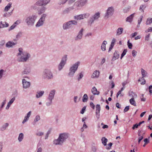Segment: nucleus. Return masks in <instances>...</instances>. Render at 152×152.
<instances>
[{
    "mask_svg": "<svg viewBox=\"0 0 152 152\" xmlns=\"http://www.w3.org/2000/svg\"><path fill=\"white\" fill-rule=\"evenodd\" d=\"M37 18L35 14H33L26 17L25 22L28 27H32L34 26L35 22Z\"/></svg>",
    "mask_w": 152,
    "mask_h": 152,
    "instance_id": "nucleus-1",
    "label": "nucleus"
},
{
    "mask_svg": "<svg viewBox=\"0 0 152 152\" xmlns=\"http://www.w3.org/2000/svg\"><path fill=\"white\" fill-rule=\"evenodd\" d=\"M66 137V133L60 134L58 139L53 141L54 144L56 145H62L63 142L65 141Z\"/></svg>",
    "mask_w": 152,
    "mask_h": 152,
    "instance_id": "nucleus-2",
    "label": "nucleus"
},
{
    "mask_svg": "<svg viewBox=\"0 0 152 152\" xmlns=\"http://www.w3.org/2000/svg\"><path fill=\"white\" fill-rule=\"evenodd\" d=\"M42 76L44 78L48 80L52 79L53 77V74L51 71L47 69L44 70L42 72Z\"/></svg>",
    "mask_w": 152,
    "mask_h": 152,
    "instance_id": "nucleus-3",
    "label": "nucleus"
},
{
    "mask_svg": "<svg viewBox=\"0 0 152 152\" xmlns=\"http://www.w3.org/2000/svg\"><path fill=\"white\" fill-rule=\"evenodd\" d=\"M23 55L18 59V61L19 62H26L31 57V54L27 52H23Z\"/></svg>",
    "mask_w": 152,
    "mask_h": 152,
    "instance_id": "nucleus-4",
    "label": "nucleus"
},
{
    "mask_svg": "<svg viewBox=\"0 0 152 152\" xmlns=\"http://www.w3.org/2000/svg\"><path fill=\"white\" fill-rule=\"evenodd\" d=\"M80 62L79 61L73 64L72 66L69 69V72L68 73V76L70 77H72L74 75L75 73L77 71Z\"/></svg>",
    "mask_w": 152,
    "mask_h": 152,
    "instance_id": "nucleus-5",
    "label": "nucleus"
},
{
    "mask_svg": "<svg viewBox=\"0 0 152 152\" xmlns=\"http://www.w3.org/2000/svg\"><path fill=\"white\" fill-rule=\"evenodd\" d=\"M115 11V10L113 7H109L106 11V12L104 16V18L107 19L110 17L112 16Z\"/></svg>",
    "mask_w": 152,
    "mask_h": 152,
    "instance_id": "nucleus-6",
    "label": "nucleus"
},
{
    "mask_svg": "<svg viewBox=\"0 0 152 152\" xmlns=\"http://www.w3.org/2000/svg\"><path fill=\"white\" fill-rule=\"evenodd\" d=\"M100 17V13L98 12L96 13L94 15H92L90 18L88 23L91 24L93 23L94 21L97 20Z\"/></svg>",
    "mask_w": 152,
    "mask_h": 152,
    "instance_id": "nucleus-7",
    "label": "nucleus"
},
{
    "mask_svg": "<svg viewBox=\"0 0 152 152\" xmlns=\"http://www.w3.org/2000/svg\"><path fill=\"white\" fill-rule=\"evenodd\" d=\"M66 55H65L62 58L61 62L58 66V69L60 71L63 68L66 64Z\"/></svg>",
    "mask_w": 152,
    "mask_h": 152,
    "instance_id": "nucleus-8",
    "label": "nucleus"
},
{
    "mask_svg": "<svg viewBox=\"0 0 152 152\" xmlns=\"http://www.w3.org/2000/svg\"><path fill=\"white\" fill-rule=\"evenodd\" d=\"M31 68L28 66H25L23 69V70L21 72L22 75L26 74L28 75L31 72Z\"/></svg>",
    "mask_w": 152,
    "mask_h": 152,
    "instance_id": "nucleus-9",
    "label": "nucleus"
},
{
    "mask_svg": "<svg viewBox=\"0 0 152 152\" xmlns=\"http://www.w3.org/2000/svg\"><path fill=\"white\" fill-rule=\"evenodd\" d=\"M23 87L24 88H28L30 86V82H28L25 79H23L22 80Z\"/></svg>",
    "mask_w": 152,
    "mask_h": 152,
    "instance_id": "nucleus-10",
    "label": "nucleus"
},
{
    "mask_svg": "<svg viewBox=\"0 0 152 152\" xmlns=\"http://www.w3.org/2000/svg\"><path fill=\"white\" fill-rule=\"evenodd\" d=\"M77 22L75 20H71L67 22V29L71 28L72 25H76Z\"/></svg>",
    "mask_w": 152,
    "mask_h": 152,
    "instance_id": "nucleus-11",
    "label": "nucleus"
},
{
    "mask_svg": "<svg viewBox=\"0 0 152 152\" xmlns=\"http://www.w3.org/2000/svg\"><path fill=\"white\" fill-rule=\"evenodd\" d=\"M55 92L56 91L55 90H53L50 91L48 97V99L49 101H52V100L54 98Z\"/></svg>",
    "mask_w": 152,
    "mask_h": 152,
    "instance_id": "nucleus-12",
    "label": "nucleus"
},
{
    "mask_svg": "<svg viewBox=\"0 0 152 152\" xmlns=\"http://www.w3.org/2000/svg\"><path fill=\"white\" fill-rule=\"evenodd\" d=\"M83 29L82 28L79 32L77 35L76 37L75 40H76L80 39H82L83 35Z\"/></svg>",
    "mask_w": 152,
    "mask_h": 152,
    "instance_id": "nucleus-13",
    "label": "nucleus"
},
{
    "mask_svg": "<svg viewBox=\"0 0 152 152\" xmlns=\"http://www.w3.org/2000/svg\"><path fill=\"white\" fill-rule=\"evenodd\" d=\"M17 43L16 42H13L12 41H10L7 42L6 44V46L7 47L10 48L12 47V46L15 45Z\"/></svg>",
    "mask_w": 152,
    "mask_h": 152,
    "instance_id": "nucleus-14",
    "label": "nucleus"
},
{
    "mask_svg": "<svg viewBox=\"0 0 152 152\" xmlns=\"http://www.w3.org/2000/svg\"><path fill=\"white\" fill-rule=\"evenodd\" d=\"M119 57V53L118 51L115 50L112 59V61H114L116 59H118Z\"/></svg>",
    "mask_w": 152,
    "mask_h": 152,
    "instance_id": "nucleus-15",
    "label": "nucleus"
},
{
    "mask_svg": "<svg viewBox=\"0 0 152 152\" xmlns=\"http://www.w3.org/2000/svg\"><path fill=\"white\" fill-rule=\"evenodd\" d=\"M31 114V111L29 112L27 114V115L24 117V119L22 121V124H24L27 121L29 117H30Z\"/></svg>",
    "mask_w": 152,
    "mask_h": 152,
    "instance_id": "nucleus-16",
    "label": "nucleus"
},
{
    "mask_svg": "<svg viewBox=\"0 0 152 152\" xmlns=\"http://www.w3.org/2000/svg\"><path fill=\"white\" fill-rule=\"evenodd\" d=\"M31 114V111L29 112L27 114V115L24 117V119L22 121V124H24L27 121L29 117H30Z\"/></svg>",
    "mask_w": 152,
    "mask_h": 152,
    "instance_id": "nucleus-17",
    "label": "nucleus"
},
{
    "mask_svg": "<svg viewBox=\"0 0 152 152\" xmlns=\"http://www.w3.org/2000/svg\"><path fill=\"white\" fill-rule=\"evenodd\" d=\"M31 114V111L29 112L27 114V115L24 117V119L22 121V124H24L27 121L29 117H30Z\"/></svg>",
    "mask_w": 152,
    "mask_h": 152,
    "instance_id": "nucleus-18",
    "label": "nucleus"
},
{
    "mask_svg": "<svg viewBox=\"0 0 152 152\" xmlns=\"http://www.w3.org/2000/svg\"><path fill=\"white\" fill-rule=\"evenodd\" d=\"M73 5H74V7H75V9L76 10H78L79 9L80 7H82L81 6V4H80V2L78 0L76 2H75L73 4Z\"/></svg>",
    "mask_w": 152,
    "mask_h": 152,
    "instance_id": "nucleus-19",
    "label": "nucleus"
},
{
    "mask_svg": "<svg viewBox=\"0 0 152 152\" xmlns=\"http://www.w3.org/2000/svg\"><path fill=\"white\" fill-rule=\"evenodd\" d=\"M134 13H133L131 15L127 17L126 20V22H129L131 23L133 20V18L134 17Z\"/></svg>",
    "mask_w": 152,
    "mask_h": 152,
    "instance_id": "nucleus-20",
    "label": "nucleus"
},
{
    "mask_svg": "<svg viewBox=\"0 0 152 152\" xmlns=\"http://www.w3.org/2000/svg\"><path fill=\"white\" fill-rule=\"evenodd\" d=\"M44 21L40 19L35 25L36 27H38L43 25Z\"/></svg>",
    "mask_w": 152,
    "mask_h": 152,
    "instance_id": "nucleus-21",
    "label": "nucleus"
},
{
    "mask_svg": "<svg viewBox=\"0 0 152 152\" xmlns=\"http://www.w3.org/2000/svg\"><path fill=\"white\" fill-rule=\"evenodd\" d=\"M141 74L142 76V78H143L144 77H148V74L147 72L145 70L142 68L141 69Z\"/></svg>",
    "mask_w": 152,
    "mask_h": 152,
    "instance_id": "nucleus-22",
    "label": "nucleus"
},
{
    "mask_svg": "<svg viewBox=\"0 0 152 152\" xmlns=\"http://www.w3.org/2000/svg\"><path fill=\"white\" fill-rule=\"evenodd\" d=\"M74 19L77 20H82L84 19V17L82 14L77 15L74 16Z\"/></svg>",
    "mask_w": 152,
    "mask_h": 152,
    "instance_id": "nucleus-23",
    "label": "nucleus"
},
{
    "mask_svg": "<svg viewBox=\"0 0 152 152\" xmlns=\"http://www.w3.org/2000/svg\"><path fill=\"white\" fill-rule=\"evenodd\" d=\"M91 91L93 94L94 95H98L100 92L97 90L96 88L95 87H93Z\"/></svg>",
    "mask_w": 152,
    "mask_h": 152,
    "instance_id": "nucleus-24",
    "label": "nucleus"
},
{
    "mask_svg": "<svg viewBox=\"0 0 152 152\" xmlns=\"http://www.w3.org/2000/svg\"><path fill=\"white\" fill-rule=\"evenodd\" d=\"M99 72L98 71L96 70L93 73V74L91 76V77L93 78H95L96 77L97 78L99 76Z\"/></svg>",
    "mask_w": 152,
    "mask_h": 152,
    "instance_id": "nucleus-25",
    "label": "nucleus"
},
{
    "mask_svg": "<svg viewBox=\"0 0 152 152\" xmlns=\"http://www.w3.org/2000/svg\"><path fill=\"white\" fill-rule=\"evenodd\" d=\"M124 30L123 28L119 27L118 28L116 31V35H119L121 34Z\"/></svg>",
    "mask_w": 152,
    "mask_h": 152,
    "instance_id": "nucleus-26",
    "label": "nucleus"
},
{
    "mask_svg": "<svg viewBox=\"0 0 152 152\" xmlns=\"http://www.w3.org/2000/svg\"><path fill=\"white\" fill-rule=\"evenodd\" d=\"M44 91H41L37 92V94L36 95V97L37 98L41 97L44 94Z\"/></svg>",
    "mask_w": 152,
    "mask_h": 152,
    "instance_id": "nucleus-27",
    "label": "nucleus"
},
{
    "mask_svg": "<svg viewBox=\"0 0 152 152\" xmlns=\"http://www.w3.org/2000/svg\"><path fill=\"white\" fill-rule=\"evenodd\" d=\"M107 44V42L106 41L104 40V41L102 45L101 48V50L103 51H104L106 50V45Z\"/></svg>",
    "mask_w": 152,
    "mask_h": 152,
    "instance_id": "nucleus-28",
    "label": "nucleus"
},
{
    "mask_svg": "<svg viewBox=\"0 0 152 152\" xmlns=\"http://www.w3.org/2000/svg\"><path fill=\"white\" fill-rule=\"evenodd\" d=\"M9 124L8 123H6L4 124L2 126L0 130L1 131H3L5 130L7 127L9 126Z\"/></svg>",
    "mask_w": 152,
    "mask_h": 152,
    "instance_id": "nucleus-29",
    "label": "nucleus"
},
{
    "mask_svg": "<svg viewBox=\"0 0 152 152\" xmlns=\"http://www.w3.org/2000/svg\"><path fill=\"white\" fill-rule=\"evenodd\" d=\"M76 0H67V5L68 6H70L73 5V3Z\"/></svg>",
    "mask_w": 152,
    "mask_h": 152,
    "instance_id": "nucleus-30",
    "label": "nucleus"
},
{
    "mask_svg": "<svg viewBox=\"0 0 152 152\" xmlns=\"http://www.w3.org/2000/svg\"><path fill=\"white\" fill-rule=\"evenodd\" d=\"M101 140L102 143L104 146L107 145V139L105 137H103L102 138Z\"/></svg>",
    "mask_w": 152,
    "mask_h": 152,
    "instance_id": "nucleus-31",
    "label": "nucleus"
},
{
    "mask_svg": "<svg viewBox=\"0 0 152 152\" xmlns=\"http://www.w3.org/2000/svg\"><path fill=\"white\" fill-rule=\"evenodd\" d=\"M130 103L132 104L134 106H136V102L134 100V98L133 97L132 98L129 100Z\"/></svg>",
    "mask_w": 152,
    "mask_h": 152,
    "instance_id": "nucleus-32",
    "label": "nucleus"
},
{
    "mask_svg": "<svg viewBox=\"0 0 152 152\" xmlns=\"http://www.w3.org/2000/svg\"><path fill=\"white\" fill-rule=\"evenodd\" d=\"M24 137V135L23 133H20L19 134L18 137V140L19 142H21L23 140Z\"/></svg>",
    "mask_w": 152,
    "mask_h": 152,
    "instance_id": "nucleus-33",
    "label": "nucleus"
},
{
    "mask_svg": "<svg viewBox=\"0 0 152 152\" xmlns=\"http://www.w3.org/2000/svg\"><path fill=\"white\" fill-rule=\"evenodd\" d=\"M12 3L11 2H10L8 5L5 7L4 9V11H7L10 8Z\"/></svg>",
    "mask_w": 152,
    "mask_h": 152,
    "instance_id": "nucleus-34",
    "label": "nucleus"
},
{
    "mask_svg": "<svg viewBox=\"0 0 152 152\" xmlns=\"http://www.w3.org/2000/svg\"><path fill=\"white\" fill-rule=\"evenodd\" d=\"M88 96L87 94H85L83 97V102H86L88 100Z\"/></svg>",
    "mask_w": 152,
    "mask_h": 152,
    "instance_id": "nucleus-35",
    "label": "nucleus"
},
{
    "mask_svg": "<svg viewBox=\"0 0 152 152\" xmlns=\"http://www.w3.org/2000/svg\"><path fill=\"white\" fill-rule=\"evenodd\" d=\"M40 119V117L39 115H37L35 118L34 120V124H33L34 125Z\"/></svg>",
    "mask_w": 152,
    "mask_h": 152,
    "instance_id": "nucleus-36",
    "label": "nucleus"
},
{
    "mask_svg": "<svg viewBox=\"0 0 152 152\" xmlns=\"http://www.w3.org/2000/svg\"><path fill=\"white\" fill-rule=\"evenodd\" d=\"M81 4V6H84L87 2V0H78Z\"/></svg>",
    "mask_w": 152,
    "mask_h": 152,
    "instance_id": "nucleus-37",
    "label": "nucleus"
},
{
    "mask_svg": "<svg viewBox=\"0 0 152 152\" xmlns=\"http://www.w3.org/2000/svg\"><path fill=\"white\" fill-rule=\"evenodd\" d=\"M77 76L78 77L77 78V80L78 81H79L80 80L83 78V74L82 72H81L79 73V74Z\"/></svg>",
    "mask_w": 152,
    "mask_h": 152,
    "instance_id": "nucleus-38",
    "label": "nucleus"
},
{
    "mask_svg": "<svg viewBox=\"0 0 152 152\" xmlns=\"http://www.w3.org/2000/svg\"><path fill=\"white\" fill-rule=\"evenodd\" d=\"M43 6H45L49 3L50 0H42Z\"/></svg>",
    "mask_w": 152,
    "mask_h": 152,
    "instance_id": "nucleus-39",
    "label": "nucleus"
},
{
    "mask_svg": "<svg viewBox=\"0 0 152 152\" xmlns=\"http://www.w3.org/2000/svg\"><path fill=\"white\" fill-rule=\"evenodd\" d=\"M67 7H68L67 8V12L72 10L74 9V5H72L70 6H68L67 5Z\"/></svg>",
    "mask_w": 152,
    "mask_h": 152,
    "instance_id": "nucleus-40",
    "label": "nucleus"
},
{
    "mask_svg": "<svg viewBox=\"0 0 152 152\" xmlns=\"http://www.w3.org/2000/svg\"><path fill=\"white\" fill-rule=\"evenodd\" d=\"M36 4L38 6H43V4L42 3V0H39L37 1L36 3Z\"/></svg>",
    "mask_w": 152,
    "mask_h": 152,
    "instance_id": "nucleus-41",
    "label": "nucleus"
},
{
    "mask_svg": "<svg viewBox=\"0 0 152 152\" xmlns=\"http://www.w3.org/2000/svg\"><path fill=\"white\" fill-rule=\"evenodd\" d=\"M47 15L46 14H43L41 16V17L40 19L45 21V18L46 17Z\"/></svg>",
    "mask_w": 152,
    "mask_h": 152,
    "instance_id": "nucleus-42",
    "label": "nucleus"
},
{
    "mask_svg": "<svg viewBox=\"0 0 152 152\" xmlns=\"http://www.w3.org/2000/svg\"><path fill=\"white\" fill-rule=\"evenodd\" d=\"M46 8L45 7H43L41 10H40L39 12V14H41L42 12H44Z\"/></svg>",
    "mask_w": 152,
    "mask_h": 152,
    "instance_id": "nucleus-43",
    "label": "nucleus"
},
{
    "mask_svg": "<svg viewBox=\"0 0 152 152\" xmlns=\"http://www.w3.org/2000/svg\"><path fill=\"white\" fill-rule=\"evenodd\" d=\"M66 1V0H60L59 1L58 4L59 5H61V4H64L65 3Z\"/></svg>",
    "mask_w": 152,
    "mask_h": 152,
    "instance_id": "nucleus-44",
    "label": "nucleus"
},
{
    "mask_svg": "<svg viewBox=\"0 0 152 152\" xmlns=\"http://www.w3.org/2000/svg\"><path fill=\"white\" fill-rule=\"evenodd\" d=\"M127 45L128 48L130 49H132V44L131 43L129 42V40L127 42Z\"/></svg>",
    "mask_w": 152,
    "mask_h": 152,
    "instance_id": "nucleus-45",
    "label": "nucleus"
},
{
    "mask_svg": "<svg viewBox=\"0 0 152 152\" xmlns=\"http://www.w3.org/2000/svg\"><path fill=\"white\" fill-rule=\"evenodd\" d=\"M5 43V41L4 40H1L0 42V48H2L3 46Z\"/></svg>",
    "mask_w": 152,
    "mask_h": 152,
    "instance_id": "nucleus-46",
    "label": "nucleus"
},
{
    "mask_svg": "<svg viewBox=\"0 0 152 152\" xmlns=\"http://www.w3.org/2000/svg\"><path fill=\"white\" fill-rule=\"evenodd\" d=\"M84 18H88L90 16V14L89 13H86L82 14Z\"/></svg>",
    "mask_w": 152,
    "mask_h": 152,
    "instance_id": "nucleus-47",
    "label": "nucleus"
},
{
    "mask_svg": "<svg viewBox=\"0 0 152 152\" xmlns=\"http://www.w3.org/2000/svg\"><path fill=\"white\" fill-rule=\"evenodd\" d=\"M23 49L22 48H20L18 49V51L19 53H18V55H21L22 54H23V52L22 51Z\"/></svg>",
    "mask_w": 152,
    "mask_h": 152,
    "instance_id": "nucleus-48",
    "label": "nucleus"
},
{
    "mask_svg": "<svg viewBox=\"0 0 152 152\" xmlns=\"http://www.w3.org/2000/svg\"><path fill=\"white\" fill-rule=\"evenodd\" d=\"M96 111H98L99 112H100V106L99 104H97L96 105Z\"/></svg>",
    "mask_w": 152,
    "mask_h": 152,
    "instance_id": "nucleus-49",
    "label": "nucleus"
},
{
    "mask_svg": "<svg viewBox=\"0 0 152 152\" xmlns=\"http://www.w3.org/2000/svg\"><path fill=\"white\" fill-rule=\"evenodd\" d=\"M38 6L36 4H34V5L32 6L31 7L32 9H33L34 10H37L38 9V7H37Z\"/></svg>",
    "mask_w": 152,
    "mask_h": 152,
    "instance_id": "nucleus-50",
    "label": "nucleus"
},
{
    "mask_svg": "<svg viewBox=\"0 0 152 152\" xmlns=\"http://www.w3.org/2000/svg\"><path fill=\"white\" fill-rule=\"evenodd\" d=\"M139 125L137 124H136L133 125L132 127V129L134 130L135 129L137 128L139 126Z\"/></svg>",
    "mask_w": 152,
    "mask_h": 152,
    "instance_id": "nucleus-51",
    "label": "nucleus"
},
{
    "mask_svg": "<svg viewBox=\"0 0 152 152\" xmlns=\"http://www.w3.org/2000/svg\"><path fill=\"white\" fill-rule=\"evenodd\" d=\"M44 134V133L42 132H39L37 133H36V135L37 136H40L43 135Z\"/></svg>",
    "mask_w": 152,
    "mask_h": 152,
    "instance_id": "nucleus-52",
    "label": "nucleus"
},
{
    "mask_svg": "<svg viewBox=\"0 0 152 152\" xmlns=\"http://www.w3.org/2000/svg\"><path fill=\"white\" fill-rule=\"evenodd\" d=\"M86 106H84L81 110L80 113L82 114H83L84 113L85 110H86Z\"/></svg>",
    "mask_w": 152,
    "mask_h": 152,
    "instance_id": "nucleus-53",
    "label": "nucleus"
},
{
    "mask_svg": "<svg viewBox=\"0 0 152 152\" xmlns=\"http://www.w3.org/2000/svg\"><path fill=\"white\" fill-rule=\"evenodd\" d=\"M143 141L145 144H147L148 143H149L150 142V141L147 138H145L144 140Z\"/></svg>",
    "mask_w": 152,
    "mask_h": 152,
    "instance_id": "nucleus-54",
    "label": "nucleus"
},
{
    "mask_svg": "<svg viewBox=\"0 0 152 152\" xmlns=\"http://www.w3.org/2000/svg\"><path fill=\"white\" fill-rule=\"evenodd\" d=\"M150 94L151 95L152 94V85H150L148 87Z\"/></svg>",
    "mask_w": 152,
    "mask_h": 152,
    "instance_id": "nucleus-55",
    "label": "nucleus"
},
{
    "mask_svg": "<svg viewBox=\"0 0 152 152\" xmlns=\"http://www.w3.org/2000/svg\"><path fill=\"white\" fill-rule=\"evenodd\" d=\"M143 137L142 136H139L138 139V143L139 144L141 141L143 139Z\"/></svg>",
    "mask_w": 152,
    "mask_h": 152,
    "instance_id": "nucleus-56",
    "label": "nucleus"
},
{
    "mask_svg": "<svg viewBox=\"0 0 152 152\" xmlns=\"http://www.w3.org/2000/svg\"><path fill=\"white\" fill-rule=\"evenodd\" d=\"M22 34V33L20 32H19L18 33L16 36V38L18 39L21 37Z\"/></svg>",
    "mask_w": 152,
    "mask_h": 152,
    "instance_id": "nucleus-57",
    "label": "nucleus"
},
{
    "mask_svg": "<svg viewBox=\"0 0 152 152\" xmlns=\"http://www.w3.org/2000/svg\"><path fill=\"white\" fill-rule=\"evenodd\" d=\"M15 99V97H13L10 100V101L9 102V103L12 104Z\"/></svg>",
    "mask_w": 152,
    "mask_h": 152,
    "instance_id": "nucleus-58",
    "label": "nucleus"
},
{
    "mask_svg": "<svg viewBox=\"0 0 152 152\" xmlns=\"http://www.w3.org/2000/svg\"><path fill=\"white\" fill-rule=\"evenodd\" d=\"M129 109V106H127L126 107L124 110V112L125 113L127 112Z\"/></svg>",
    "mask_w": 152,
    "mask_h": 152,
    "instance_id": "nucleus-59",
    "label": "nucleus"
},
{
    "mask_svg": "<svg viewBox=\"0 0 152 152\" xmlns=\"http://www.w3.org/2000/svg\"><path fill=\"white\" fill-rule=\"evenodd\" d=\"M90 107L93 109H94L95 108V106L93 104L92 102H91L90 103Z\"/></svg>",
    "mask_w": 152,
    "mask_h": 152,
    "instance_id": "nucleus-60",
    "label": "nucleus"
},
{
    "mask_svg": "<svg viewBox=\"0 0 152 152\" xmlns=\"http://www.w3.org/2000/svg\"><path fill=\"white\" fill-rule=\"evenodd\" d=\"M6 99L5 98V99L4 100L3 102H2V104L1 106V108H2L4 106V105L6 103Z\"/></svg>",
    "mask_w": 152,
    "mask_h": 152,
    "instance_id": "nucleus-61",
    "label": "nucleus"
},
{
    "mask_svg": "<svg viewBox=\"0 0 152 152\" xmlns=\"http://www.w3.org/2000/svg\"><path fill=\"white\" fill-rule=\"evenodd\" d=\"M108 145L109 147H106V148L107 149L109 150L111 148V147L113 145V143L112 142H110L108 144Z\"/></svg>",
    "mask_w": 152,
    "mask_h": 152,
    "instance_id": "nucleus-62",
    "label": "nucleus"
},
{
    "mask_svg": "<svg viewBox=\"0 0 152 152\" xmlns=\"http://www.w3.org/2000/svg\"><path fill=\"white\" fill-rule=\"evenodd\" d=\"M137 53V52L135 50H133L132 52V56L133 57H135L136 55V53Z\"/></svg>",
    "mask_w": 152,
    "mask_h": 152,
    "instance_id": "nucleus-63",
    "label": "nucleus"
},
{
    "mask_svg": "<svg viewBox=\"0 0 152 152\" xmlns=\"http://www.w3.org/2000/svg\"><path fill=\"white\" fill-rule=\"evenodd\" d=\"M151 21L150 20V19L149 18H148L147 19L146 22V25H148L151 23V22H150Z\"/></svg>",
    "mask_w": 152,
    "mask_h": 152,
    "instance_id": "nucleus-64",
    "label": "nucleus"
}]
</instances>
